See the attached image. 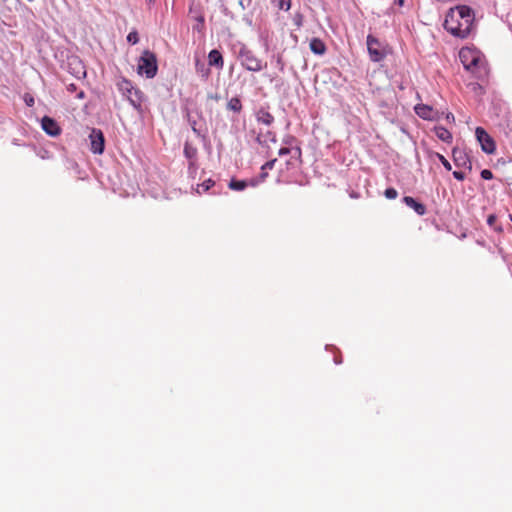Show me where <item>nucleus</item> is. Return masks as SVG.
<instances>
[{
	"instance_id": "f257e3e1",
	"label": "nucleus",
	"mask_w": 512,
	"mask_h": 512,
	"mask_svg": "<svg viewBox=\"0 0 512 512\" xmlns=\"http://www.w3.org/2000/svg\"><path fill=\"white\" fill-rule=\"evenodd\" d=\"M445 29L459 38H466L475 27V13L467 5H458L450 8L445 21Z\"/></svg>"
},
{
	"instance_id": "f03ea898",
	"label": "nucleus",
	"mask_w": 512,
	"mask_h": 512,
	"mask_svg": "<svg viewBox=\"0 0 512 512\" xmlns=\"http://www.w3.org/2000/svg\"><path fill=\"white\" fill-rule=\"evenodd\" d=\"M459 59L464 68L475 78L483 79L488 75L487 62L477 50L462 48L459 51Z\"/></svg>"
},
{
	"instance_id": "7ed1b4c3",
	"label": "nucleus",
	"mask_w": 512,
	"mask_h": 512,
	"mask_svg": "<svg viewBox=\"0 0 512 512\" xmlns=\"http://www.w3.org/2000/svg\"><path fill=\"white\" fill-rule=\"evenodd\" d=\"M137 71L140 75H145L147 78H153L158 71V64L156 55L149 51H143L138 60Z\"/></svg>"
},
{
	"instance_id": "20e7f679",
	"label": "nucleus",
	"mask_w": 512,
	"mask_h": 512,
	"mask_svg": "<svg viewBox=\"0 0 512 512\" xmlns=\"http://www.w3.org/2000/svg\"><path fill=\"white\" fill-rule=\"evenodd\" d=\"M239 59L241 65L248 71L259 72L267 66L266 62H263V60L258 58L251 50L245 47L240 49Z\"/></svg>"
},
{
	"instance_id": "39448f33",
	"label": "nucleus",
	"mask_w": 512,
	"mask_h": 512,
	"mask_svg": "<svg viewBox=\"0 0 512 512\" xmlns=\"http://www.w3.org/2000/svg\"><path fill=\"white\" fill-rule=\"evenodd\" d=\"M367 49L373 62H379L386 57V47L371 34L367 36Z\"/></svg>"
},
{
	"instance_id": "423d86ee",
	"label": "nucleus",
	"mask_w": 512,
	"mask_h": 512,
	"mask_svg": "<svg viewBox=\"0 0 512 512\" xmlns=\"http://www.w3.org/2000/svg\"><path fill=\"white\" fill-rule=\"evenodd\" d=\"M117 87L123 96H125L134 107L140 106L141 99L139 91L133 86L131 81L122 79L117 83Z\"/></svg>"
},
{
	"instance_id": "0eeeda50",
	"label": "nucleus",
	"mask_w": 512,
	"mask_h": 512,
	"mask_svg": "<svg viewBox=\"0 0 512 512\" xmlns=\"http://www.w3.org/2000/svg\"><path fill=\"white\" fill-rule=\"evenodd\" d=\"M475 135L481 145L482 150L487 154H493L496 150L495 141L482 127H477Z\"/></svg>"
},
{
	"instance_id": "6e6552de",
	"label": "nucleus",
	"mask_w": 512,
	"mask_h": 512,
	"mask_svg": "<svg viewBox=\"0 0 512 512\" xmlns=\"http://www.w3.org/2000/svg\"><path fill=\"white\" fill-rule=\"evenodd\" d=\"M90 149L94 154H102L105 147L103 132L100 129L93 128L89 135Z\"/></svg>"
},
{
	"instance_id": "1a4fd4ad",
	"label": "nucleus",
	"mask_w": 512,
	"mask_h": 512,
	"mask_svg": "<svg viewBox=\"0 0 512 512\" xmlns=\"http://www.w3.org/2000/svg\"><path fill=\"white\" fill-rule=\"evenodd\" d=\"M42 129L52 137H56L61 133V127L59 124L51 117L44 116L41 120Z\"/></svg>"
},
{
	"instance_id": "9d476101",
	"label": "nucleus",
	"mask_w": 512,
	"mask_h": 512,
	"mask_svg": "<svg viewBox=\"0 0 512 512\" xmlns=\"http://www.w3.org/2000/svg\"><path fill=\"white\" fill-rule=\"evenodd\" d=\"M415 113L424 120H432L435 118L436 112L426 104H418L415 106Z\"/></svg>"
},
{
	"instance_id": "9b49d317",
	"label": "nucleus",
	"mask_w": 512,
	"mask_h": 512,
	"mask_svg": "<svg viewBox=\"0 0 512 512\" xmlns=\"http://www.w3.org/2000/svg\"><path fill=\"white\" fill-rule=\"evenodd\" d=\"M257 141L262 146L270 148V143H276V134L273 131L267 130L265 132H259Z\"/></svg>"
},
{
	"instance_id": "f8f14e48",
	"label": "nucleus",
	"mask_w": 512,
	"mask_h": 512,
	"mask_svg": "<svg viewBox=\"0 0 512 512\" xmlns=\"http://www.w3.org/2000/svg\"><path fill=\"white\" fill-rule=\"evenodd\" d=\"M403 202L410 208H412L418 215H424L426 213V207L424 204L416 201L413 197L405 196Z\"/></svg>"
},
{
	"instance_id": "ddd939ff",
	"label": "nucleus",
	"mask_w": 512,
	"mask_h": 512,
	"mask_svg": "<svg viewBox=\"0 0 512 512\" xmlns=\"http://www.w3.org/2000/svg\"><path fill=\"white\" fill-rule=\"evenodd\" d=\"M256 119L259 123L266 126H270L274 122V116L266 108H260L257 110Z\"/></svg>"
},
{
	"instance_id": "4468645a",
	"label": "nucleus",
	"mask_w": 512,
	"mask_h": 512,
	"mask_svg": "<svg viewBox=\"0 0 512 512\" xmlns=\"http://www.w3.org/2000/svg\"><path fill=\"white\" fill-rule=\"evenodd\" d=\"M208 61L209 65L216 66L218 68H222L224 65L223 57L221 53L216 49H213L209 52Z\"/></svg>"
},
{
	"instance_id": "2eb2a0df",
	"label": "nucleus",
	"mask_w": 512,
	"mask_h": 512,
	"mask_svg": "<svg viewBox=\"0 0 512 512\" xmlns=\"http://www.w3.org/2000/svg\"><path fill=\"white\" fill-rule=\"evenodd\" d=\"M310 49L315 54L322 55L326 51V46H325L324 42L321 39L313 38L310 41Z\"/></svg>"
},
{
	"instance_id": "dca6fc26",
	"label": "nucleus",
	"mask_w": 512,
	"mask_h": 512,
	"mask_svg": "<svg viewBox=\"0 0 512 512\" xmlns=\"http://www.w3.org/2000/svg\"><path fill=\"white\" fill-rule=\"evenodd\" d=\"M435 134L440 140H442L446 143H450L452 141L451 132L442 126L435 127Z\"/></svg>"
},
{
	"instance_id": "f3484780",
	"label": "nucleus",
	"mask_w": 512,
	"mask_h": 512,
	"mask_svg": "<svg viewBox=\"0 0 512 512\" xmlns=\"http://www.w3.org/2000/svg\"><path fill=\"white\" fill-rule=\"evenodd\" d=\"M452 155L455 165L458 167L465 166L466 163L468 162L467 156L462 150L453 149Z\"/></svg>"
},
{
	"instance_id": "a211bd4d",
	"label": "nucleus",
	"mask_w": 512,
	"mask_h": 512,
	"mask_svg": "<svg viewBox=\"0 0 512 512\" xmlns=\"http://www.w3.org/2000/svg\"><path fill=\"white\" fill-rule=\"evenodd\" d=\"M197 148L194 147L192 144H190L189 142H186L185 145H184V155L190 160V161H193L196 159L197 157ZM190 164H193V162H190Z\"/></svg>"
},
{
	"instance_id": "6ab92c4d",
	"label": "nucleus",
	"mask_w": 512,
	"mask_h": 512,
	"mask_svg": "<svg viewBox=\"0 0 512 512\" xmlns=\"http://www.w3.org/2000/svg\"><path fill=\"white\" fill-rule=\"evenodd\" d=\"M227 108L239 113L242 110V103L238 97L231 98L227 103Z\"/></svg>"
},
{
	"instance_id": "aec40b11",
	"label": "nucleus",
	"mask_w": 512,
	"mask_h": 512,
	"mask_svg": "<svg viewBox=\"0 0 512 512\" xmlns=\"http://www.w3.org/2000/svg\"><path fill=\"white\" fill-rule=\"evenodd\" d=\"M248 186V183L244 180H231L229 188L236 191H242Z\"/></svg>"
},
{
	"instance_id": "412c9836",
	"label": "nucleus",
	"mask_w": 512,
	"mask_h": 512,
	"mask_svg": "<svg viewBox=\"0 0 512 512\" xmlns=\"http://www.w3.org/2000/svg\"><path fill=\"white\" fill-rule=\"evenodd\" d=\"M271 2L279 9L288 11L291 7V0H271Z\"/></svg>"
},
{
	"instance_id": "4be33fe9",
	"label": "nucleus",
	"mask_w": 512,
	"mask_h": 512,
	"mask_svg": "<svg viewBox=\"0 0 512 512\" xmlns=\"http://www.w3.org/2000/svg\"><path fill=\"white\" fill-rule=\"evenodd\" d=\"M215 182L211 179H208L206 181H204L202 184H199L197 186V193L198 194H202L204 192H207L212 186H214Z\"/></svg>"
},
{
	"instance_id": "5701e85b",
	"label": "nucleus",
	"mask_w": 512,
	"mask_h": 512,
	"mask_svg": "<svg viewBox=\"0 0 512 512\" xmlns=\"http://www.w3.org/2000/svg\"><path fill=\"white\" fill-rule=\"evenodd\" d=\"M127 41L131 43L132 45H135L139 41L138 33L137 31L133 30L131 31L127 36Z\"/></svg>"
},
{
	"instance_id": "b1692460",
	"label": "nucleus",
	"mask_w": 512,
	"mask_h": 512,
	"mask_svg": "<svg viewBox=\"0 0 512 512\" xmlns=\"http://www.w3.org/2000/svg\"><path fill=\"white\" fill-rule=\"evenodd\" d=\"M496 220H497V217H496L495 215L491 214V215H489V216H488V218H487V223H488V225H489V226L494 227V229H495L496 231L501 232V231H502V228H501V227H496V226H495Z\"/></svg>"
},
{
	"instance_id": "393cba45",
	"label": "nucleus",
	"mask_w": 512,
	"mask_h": 512,
	"mask_svg": "<svg viewBox=\"0 0 512 512\" xmlns=\"http://www.w3.org/2000/svg\"><path fill=\"white\" fill-rule=\"evenodd\" d=\"M384 195L388 199H395L398 196V192L394 188H387L384 192Z\"/></svg>"
},
{
	"instance_id": "a878e982",
	"label": "nucleus",
	"mask_w": 512,
	"mask_h": 512,
	"mask_svg": "<svg viewBox=\"0 0 512 512\" xmlns=\"http://www.w3.org/2000/svg\"><path fill=\"white\" fill-rule=\"evenodd\" d=\"M437 157L440 160V162L442 163V165L445 167V169L450 171L452 168L450 162L443 155H441L439 153H437Z\"/></svg>"
},
{
	"instance_id": "bb28decb",
	"label": "nucleus",
	"mask_w": 512,
	"mask_h": 512,
	"mask_svg": "<svg viewBox=\"0 0 512 512\" xmlns=\"http://www.w3.org/2000/svg\"><path fill=\"white\" fill-rule=\"evenodd\" d=\"M196 67H197V71L199 73H201V75L205 78L208 77L209 73H210V70L208 68H205L204 64H202L201 66H199V63L196 64Z\"/></svg>"
},
{
	"instance_id": "cd10ccee",
	"label": "nucleus",
	"mask_w": 512,
	"mask_h": 512,
	"mask_svg": "<svg viewBox=\"0 0 512 512\" xmlns=\"http://www.w3.org/2000/svg\"><path fill=\"white\" fill-rule=\"evenodd\" d=\"M277 159H272L270 161H267L262 167H261V170L262 171H265L267 169H273L275 163H276Z\"/></svg>"
},
{
	"instance_id": "c85d7f7f",
	"label": "nucleus",
	"mask_w": 512,
	"mask_h": 512,
	"mask_svg": "<svg viewBox=\"0 0 512 512\" xmlns=\"http://www.w3.org/2000/svg\"><path fill=\"white\" fill-rule=\"evenodd\" d=\"M481 177L485 180H490L493 178V173L488 169H484L481 171Z\"/></svg>"
},
{
	"instance_id": "c756f323",
	"label": "nucleus",
	"mask_w": 512,
	"mask_h": 512,
	"mask_svg": "<svg viewBox=\"0 0 512 512\" xmlns=\"http://www.w3.org/2000/svg\"><path fill=\"white\" fill-rule=\"evenodd\" d=\"M453 176H454V178H456L459 181H462L465 179V173L462 171H454Z\"/></svg>"
},
{
	"instance_id": "7c9ffc66",
	"label": "nucleus",
	"mask_w": 512,
	"mask_h": 512,
	"mask_svg": "<svg viewBox=\"0 0 512 512\" xmlns=\"http://www.w3.org/2000/svg\"><path fill=\"white\" fill-rule=\"evenodd\" d=\"M24 101L29 107H32L34 105V98L28 94L25 95Z\"/></svg>"
},
{
	"instance_id": "2f4dec72",
	"label": "nucleus",
	"mask_w": 512,
	"mask_h": 512,
	"mask_svg": "<svg viewBox=\"0 0 512 512\" xmlns=\"http://www.w3.org/2000/svg\"><path fill=\"white\" fill-rule=\"evenodd\" d=\"M289 153H290V149L287 148V147H282L278 151V155L279 156H283V155H286V154H289Z\"/></svg>"
},
{
	"instance_id": "473e14b6",
	"label": "nucleus",
	"mask_w": 512,
	"mask_h": 512,
	"mask_svg": "<svg viewBox=\"0 0 512 512\" xmlns=\"http://www.w3.org/2000/svg\"><path fill=\"white\" fill-rule=\"evenodd\" d=\"M67 90H68L69 92H71V93L76 92V91H77V86H76V84H74V83L69 84V85L67 86Z\"/></svg>"
},
{
	"instance_id": "72a5a7b5",
	"label": "nucleus",
	"mask_w": 512,
	"mask_h": 512,
	"mask_svg": "<svg viewBox=\"0 0 512 512\" xmlns=\"http://www.w3.org/2000/svg\"><path fill=\"white\" fill-rule=\"evenodd\" d=\"M446 119H447L448 121H450V120H451V121H454V115H453L452 113H448V114L446 115Z\"/></svg>"
},
{
	"instance_id": "f704fd0d",
	"label": "nucleus",
	"mask_w": 512,
	"mask_h": 512,
	"mask_svg": "<svg viewBox=\"0 0 512 512\" xmlns=\"http://www.w3.org/2000/svg\"><path fill=\"white\" fill-rule=\"evenodd\" d=\"M85 97V94H84V91H80L78 94H77V98L79 99H83Z\"/></svg>"
},
{
	"instance_id": "c9c22d12",
	"label": "nucleus",
	"mask_w": 512,
	"mask_h": 512,
	"mask_svg": "<svg viewBox=\"0 0 512 512\" xmlns=\"http://www.w3.org/2000/svg\"><path fill=\"white\" fill-rule=\"evenodd\" d=\"M267 175H268V174H267L266 170H265V171H262V173H261V177H262L263 179H264V178H266V177H267Z\"/></svg>"
},
{
	"instance_id": "e433bc0d",
	"label": "nucleus",
	"mask_w": 512,
	"mask_h": 512,
	"mask_svg": "<svg viewBox=\"0 0 512 512\" xmlns=\"http://www.w3.org/2000/svg\"><path fill=\"white\" fill-rule=\"evenodd\" d=\"M81 69H83V67H81ZM78 74L85 75V74H86V72H85L84 70H82V71H78Z\"/></svg>"
},
{
	"instance_id": "4c0bfd02",
	"label": "nucleus",
	"mask_w": 512,
	"mask_h": 512,
	"mask_svg": "<svg viewBox=\"0 0 512 512\" xmlns=\"http://www.w3.org/2000/svg\"><path fill=\"white\" fill-rule=\"evenodd\" d=\"M509 219H510V220H511V222H512V214H509Z\"/></svg>"
},
{
	"instance_id": "58836bf2",
	"label": "nucleus",
	"mask_w": 512,
	"mask_h": 512,
	"mask_svg": "<svg viewBox=\"0 0 512 512\" xmlns=\"http://www.w3.org/2000/svg\"><path fill=\"white\" fill-rule=\"evenodd\" d=\"M399 2H400V3H402V2H403V0H399Z\"/></svg>"
},
{
	"instance_id": "ea45409f",
	"label": "nucleus",
	"mask_w": 512,
	"mask_h": 512,
	"mask_svg": "<svg viewBox=\"0 0 512 512\" xmlns=\"http://www.w3.org/2000/svg\"><path fill=\"white\" fill-rule=\"evenodd\" d=\"M29 2H32L33 0H28Z\"/></svg>"
}]
</instances>
